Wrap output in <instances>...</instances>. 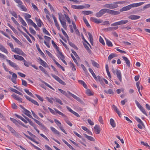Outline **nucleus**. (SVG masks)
<instances>
[{
	"mask_svg": "<svg viewBox=\"0 0 150 150\" xmlns=\"http://www.w3.org/2000/svg\"><path fill=\"white\" fill-rule=\"evenodd\" d=\"M105 13L114 15H119L120 13V12L119 11L103 8L100 10L99 12L97 13L96 14V16L98 18L100 17Z\"/></svg>",
	"mask_w": 150,
	"mask_h": 150,
	"instance_id": "obj_1",
	"label": "nucleus"
},
{
	"mask_svg": "<svg viewBox=\"0 0 150 150\" xmlns=\"http://www.w3.org/2000/svg\"><path fill=\"white\" fill-rule=\"evenodd\" d=\"M144 2H140L138 3H134L122 7L120 10V11L122 12L129 10L132 8L137 7L140 6L144 3Z\"/></svg>",
	"mask_w": 150,
	"mask_h": 150,
	"instance_id": "obj_2",
	"label": "nucleus"
},
{
	"mask_svg": "<svg viewBox=\"0 0 150 150\" xmlns=\"http://www.w3.org/2000/svg\"><path fill=\"white\" fill-rule=\"evenodd\" d=\"M55 112L56 113H58L60 115H61L63 117H64V120L65 122L69 126L71 127L72 126V124L70 122V121L68 120V118L63 113H62L61 112H60L59 110H58L56 108H54Z\"/></svg>",
	"mask_w": 150,
	"mask_h": 150,
	"instance_id": "obj_3",
	"label": "nucleus"
},
{
	"mask_svg": "<svg viewBox=\"0 0 150 150\" xmlns=\"http://www.w3.org/2000/svg\"><path fill=\"white\" fill-rule=\"evenodd\" d=\"M14 1L18 4L17 6L19 7L22 11L25 12L27 11V9L24 5H23V3L21 0H14Z\"/></svg>",
	"mask_w": 150,
	"mask_h": 150,
	"instance_id": "obj_4",
	"label": "nucleus"
},
{
	"mask_svg": "<svg viewBox=\"0 0 150 150\" xmlns=\"http://www.w3.org/2000/svg\"><path fill=\"white\" fill-rule=\"evenodd\" d=\"M128 21L126 20H121L117 22H115L112 24L111 25L112 26H115L122 25H124L128 23Z\"/></svg>",
	"mask_w": 150,
	"mask_h": 150,
	"instance_id": "obj_5",
	"label": "nucleus"
},
{
	"mask_svg": "<svg viewBox=\"0 0 150 150\" xmlns=\"http://www.w3.org/2000/svg\"><path fill=\"white\" fill-rule=\"evenodd\" d=\"M6 61L11 66L13 67L16 70H18L20 69L18 66L15 63H14L12 62L10 60L8 59H6Z\"/></svg>",
	"mask_w": 150,
	"mask_h": 150,
	"instance_id": "obj_6",
	"label": "nucleus"
},
{
	"mask_svg": "<svg viewBox=\"0 0 150 150\" xmlns=\"http://www.w3.org/2000/svg\"><path fill=\"white\" fill-rule=\"evenodd\" d=\"M12 52L16 53L17 54L21 55L23 57H25L26 55L20 49L16 48L14 49V50H12Z\"/></svg>",
	"mask_w": 150,
	"mask_h": 150,
	"instance_id": "obj_7",
	"label": "nucleus"
},
{
	"mask_svg": "<svg viewBox=\"0 0 150 150\" xmlns=\"http://www.w3.org/2000/svg\"><path fill=\"white\" fill-rule=\"evenodd\" d=\"M135 103L137 106V107L139 108L140 110L146 116H147V113L146 112L145 110L144 109L142 106L140 105V104L136 100H135Z\"/></svg>",
	"mask_w": 150,
	"mask_h": 150,
	"instance_id": "obj_8",
	"label": "nucleus"
},
{
	"mask_svg": "<svg viewBox=\"0 0 150 150\" xmlns=\"http://www.w3.org/2000/svg\"><path fill=\"white\" fill-rule=\"evenodd\" d=\"M51 75L60 84L63 85H66L65 83L56 75L52 74H51Z\"/></svg>",
	"mask_w": 150,
	"mask_h": 150,
	"instance_id": "obj_9",
	"label": "nucleus"
},
{
	"mask_svg": "<svg viewBox=\"0 0 150 150\" xmlns=\"http://www.w3.org/2000/svg\"><path fill=\"white\" fill-rule=\"evenodd\" d=\"M7 128L11 131V133L13 134L16 137H18L19 135L18 133L12 127L9 125H7Z\"/></svg>",
	"mask_w": 150,
	"mask_h": 150,
	"instance_id": "obj_10",
	"label": "nucleus"
},
{
	"mask_svg": "<svg viewBox=\"0 0 150 150\" xmlns=\"http://www.w3.org/2000/svg\"><path fill=\"white\" fill-rule=\"evenodd\" d=\"M90 20L92 22L97 24L103 22V20L97 18L95 17H91Z\"/></svg>",
	"mask_w": 150,
	"mask_h": 150,
	"instance_id": "obj_11",
	"label": "nucleus"
},
{
	"mask_svg": "<svg viewBox=\"0 0 150 150\" xmlns=\"http://www.w3.org/2000/svg\"><path fill=\"white\" fill-rule=\"evenodd\" d=\"M71 8H72L75 9H82L85 8V7L83 5H71Z\"/></svg>",
	"mask_w": 150,
	"mask_h": 150,
	"instance_id": "obj_12",
	"label": "nucleus"
},
{
	"mask_svg": "<svg viewBox=\"0 0 150 150\" xmlns=\"http://www.w3.org/2000/svg\"><path fill=\"white\" fill-rule=\"evenodd\" d=\"M116 74L117 77L120 82H122V74L120 71L118 69H116Z\"/></svg>",
	"mask_w": 150,
	"mask_h": 150,
	"instance_id": "obj_13",
	"label": "nucleus"
},
{
	"mask_svg": "<svg viewBox=\"0 0 150 150\" xmlns=\"http://www.w3.org/2000/svg\"><path fill=\"white\" fill-rule=\"evenodd\" d=\"M140 16L135 15H131L128 17L129 19L132 20H136L139 19Z\"/></svg>",
	"mask_w": 150,
	"mask_h": 150,
	"instance_id": "obj_14",
	"label": "nucleus"
},
{
	"mask_svg": "<svg viewBox=\"0 0 150 150\" xmlns=\"http://www.w3.org/2000/svg\"><path fill=\"white\" fill-rule=\"evenodd\" d=\"M67 93L69 94L72 97H73L77 101L79 102H80L81 101V99H80L79 98L77 97L75 95L72 93L70 92L69 91H68Z\"/></svg>",
	"mask_w": 150,
	"mask_h": 150,
	"instance_id": "obj_15",
	"label": "nucleus"
},
{
	"mask_svg": "<svg viewBox=\"0 0 150 150\" xmlns=\"http://www.w3.org/2000/svg\"><path fill=\"white\" fill-rule=\"evenodd\" d=\"M17 77L16 74L13 73L12 75L11 80L12 81L15 83H16V80L17 79Z\"/></svg>",
	"mask_w": 150,
	"mask_h": 150,
	"instance_id": "obj_16",
	"label": "nucleus"
},
{
	"mask_svg": "<svg viewBox=\"0 0 150 150\" xmlns=\"http://www.w3.org/2000/svg\"><path fill=\"white\" fill-rule=\"evenodd\" d=\"M38 59L39 60L40 64L44 67H48V65L46 63L42 60L40 57H39Z\"/></svg>",
	"mask_w": 150,
	"mask_h": 150,
	"instance_id": "obj_17",
	"label": "nucleus"
},
{
	"mask_svg": "<svg viewBox=\"0 0 150 150\" xmlns=\"http://www.w3.org/2000/svg\"><path fill=\"white\" fill-rule=\"evenodd\" d=\"M50 129L51 131L55 134H57L58 136H60V132L57 131L55 128L52 127H50Z\"/></svg>",
	"mask_w": 150,
	"mask_h": 150,
	"instance_id": "obj_18",
	"label": "nucleus"
},
{
	"mask_svg": "<svg viewBox=\"0 0 150 150\" xmlns=\"http://www.w3.org/2000/svg\"><path fill=\"white\" fill-rule=\"evenodd\" d=\"M94 129L96 131V133L99 134L100 132V129L99 125H96L94 127Z\"/></svg>",
	"mask_w": 150,
	"mask_h": 150,
	"instance_id": "obj_19",
	"label": "nucleus"
},
{
	"mask_svg": "<svg viewBox=\"0 0 150 150\" xmlns=\"http://www.w3.org/2000/svg\"><path fill=\"white\" fill-rule=\"evenodd\" d=\"M0 50L2 52L5 53L6 54L8 53V52L7 50L0 43Z\"/></svg>",
	"mask_w": 150,
	"mask_h": 150,
	"instance_id": "obj_20",
	"label": "nucleus"
},
{
	"mask_svg": "<svg viewBox=\"0 0 150 150\" xmlns=\"http://www.w3.org/2000/svg\"><path fill=\"white\" fill-rule=\"evenodd\" d=\"M13 57L15 59L17 60L23 61L24 60V58L21 56L14 54L13 55Z\"/></svg>",
	"mask_w": 150,
	"mask_h": 150,
	"instance_id": "obj_21",
	"label": "nucleus"
},
{
	"mask_svg": "<svg viewBox=\"0 0 150 150\" xmlns=\"http://www.w3.org/2000/svg\"><path fill=\"white\" fill-rule=\"evenodd\" d=\"M24 113L27 116L29 117L31 119H33L32 116L30 115L31 112L26 109H25L24 110Z\"/></svg>",
	"mask_w": 150,
	"mask_h": 150,
	"instance_id": "obj_22",
	"label": "nucleus"
},
{
	"mask_svg": "<svg viewBox=\"0 0 150 150\" xmlns=\"http://www.w3.org/2000/svg\"><path fill=\"white\" fill-rule=\"evenodd\" d=\"M52 18L54 19V21L55 24V26L57 27L58 29L59 30H60V28L59 26V25L57 21V20L56 18L53 15H52Z\"/></svg>",
	"mask_w": 150,
	"mask_h": 150,
	"instance_id": "obj_23",
	"label": "nucleus"
},
{
	"mask_svg": "<svg viewBox=\"0 0 150 150\" xmlns=\"http://www.w3.org/2000/svg\"><path fill=\"white\" fill-rule=\"evenodd\" d=\"M88 34L89 36L88 39L89 40V41L91 44L93 45V36L90 32H88Z\"/></svg>",
	"mask_w": 150,
	"mask_h": 150,
	"instance_id": "obj_24",
	"label": "nucleus"
},
{
	"mask_svg": "<svg viewBox=\"0 0 150 150\" xmlns=\"http://www.w3.org/2000/svg\"><path fill=\"white\" fill-rule=\"evenodd\" d=\"M83 135L88 140L93 142H94L95 141V139L93 137L88 136L85 134H83Z\"/></svg>",
	"mask_w": 150,
	"mask_h": 150,
	"instance_id": "obj_25",
	"label": "nucleus"
},
{
	"mask_svg": "<svg viewBox=\"0 0 150 150\" xmlns=\"http://www.w3.org/2000/svg\"><path fill=\"white\" fill-rule=\"evenodd\" d=\"M122 58H123V59L125 62L126 63L127 65L128 66L130 67V63L128 59L125 56H122Z\"/></svg>",
	"mask_w": 150,
	"mask_h": 150,
	"instance_id": "obj_26",
	"label": "nucleus"
},
{
	"mask_svg": "<svg viewBox=\"0 0 150 150\" xmlns=\"http://www.w3.org/2000/svg\"><path fill=\"white\" fill-rule=\"evenodd\" d=\"M58 15L59 16V18L60 21H63L64 20V14L63 15L61 13H58Z\"/></svg>",
	"mask_w": 150,
	"mask_h": 150,
	"instance_id": "obj_27",
	"label": "nucleus"
},
{
	"mask_svg": "<svg viewBox=\"0 0 150 150\" xmlns=\"http://www.w3.org/2000/svg\"><path fill=\"white\" fill-rule=\"evenodd\" d=\"M78 82L80 84L83 85L85 88L86 89L87 88V86L84 81L81 80H79Z\"/></svg>",
	"mask_w": 150,
	"mask_h": 150,
	"instance_id": "obj_28",
	"label": "nucleus"
},
{
	"mask_svg": "<svg viewBox=\"0 0 150 150\" xmlns=\"http://www.w3.org/2000/svg\"><path fill=\"white\" fill-rule=\"evenodd\" d=\"M89 71V72L91 73L92 75L94 78V79H95L96 80H97V77L96 76V75L95 74L94 72L93 71V70L91 68H89L88 69Z\"/></svg>",
	"mask_w": 150,
	"mask_h": 150,
	"instance_id": "obj_29",
	"label": "nucleus"
},
{
	"mask_svg": "<svg viewBox=\"0 0 150 150\" xmlns=\"http://www.w3.org/2000/svg\"><path fill=\"white\" fill-rule=\"evenodd\" d=\"M118 28V26L110 27L106 28L108 31L114 30L117 29Z\"/></svg>",
	"mask_w": 150,
	"mask_h": 150,
	"instance_id": "obj_30",
	"label": "nucleus"
},
{
	"mask_svg": "<svg viewBox=\"0 0 150 150\" xmlns=\"http://www.w3.org/2000/svg\"><path fill=\"white\" fill-rule=\"evenodd\" d=\"M112 108L115 110L117 114L120 117H121L122 115L120 112L119 111V110L114 105H113Z\"/></svg>",
	"mask_w": 150,
	"mask_h": 150,
	"instance_id": "obj_31",
	"label": "nucleus"
},
{
	"mask_svg": "<svg viewBox=\"0 0 150 150\" xmlns=\"http://www.w3.org/2000/svg\"><path fill=\"white\" fill-rule=\"evenodd\" d=\"M36 48H37L38 50V51H39V53H40L41 55L43 56H45V54H44V53L42 52L40 50V49L39 47V45L38 44H36Z\"/></svg>",
	"mask_w": 150,
	"mask_h": 150,
	"instance_id": "obj_32",
	"label": "nucleus"
},
{
	"mask_svg": "<svg viewBox=\"0 0 150 150\" xmlns=\"http://www.w3.org/2000/svg\"><path fill=\"white\" fill-rule=\"evenodd\" d=\"M83 45H84V46L85 47V49L87 50L88 52L90 54H92V52H91L90 49H89V47L88 46V45L85 43H83Z\"/></svg>",
	"mask_w": 150,
	"mask_h": 150,
	"instance_id": "obj_33",
	"label": "nucleus"
},
{
	"mask_svg": "<svg viewBox=\"0 0 150 150\" xmlns=\"http://www.w3.org/2000/svg\"><path fill=\"white\" fill-rule=\"evenodd\" d=\"M39 68L45 74L47 75H48L47 72L45 70V68L42 67L41 66H40L39 67Z\"/></svg>",
	"mask_w": 150,
	"mask_h": 150,
	"instance_id": "obj_34",
	"label": "nucleus"
},
{
	"mask_svg": "<svg viewBox=\"0 0 150 150\" xmlns=\"http://www.w3.org/2000/svg\"><path fill=\"white\" fill-rule=\"evenodd\" d=\"M57 51L58 53V57L60 58L61 60L63 59H64V56L62 54V52H60L59 50Z\"/></svg>",
	"mask_w": 150,
	"mask_h": 150,
	"instance_id": "obj_35",
	"label": "nucleus"
},
{
	"mask_svg": "<svg viewBox=\"0 0 150 150\" xmlns=\"http://www.w3.org/2000/svg\"><path fill=\"white\" fill-rule=\"evenodd\" d=\"M37 23L38 26L39 27H41L42 26V23L41 20L40 19H36L35 18Z\"/></svg>",
	"mask_w": 150,
	"mask_h": 150,
	"instance_id": "obj_36",
	"label": "nucleus"
},
{
	"mask_svg": "<svg viewBox=\"0 0 150 150\" xmlns=\"http://www.w3.org/2000/svg\"><path fill=\"white\" fill-rule=\"evenodd\" d=\"M58 90L62 94L65 95V96L67 97H68V94L66 91L64 90H62L61 89L59 88H58Z\"/></svg>",
	"mask_w": 150,
	"mask_h": 150,
	"instance_id": "obj_37",
	"label": "nucleus"
},
{
	"mask_svg": "<svg viewBox=\"0 0 150 150\" xmlns=\"http://www.w3.org/2000/svg\"><path fill=\"white\" fill-rule=\"evenodd\" d=\"M103 7L105 8H108L111 9H113L112 4H105L104 5Z\"/></svg>",
	"mask_w": 150,
	"mask_h": 150,
	"instance_id": "obj_38",
	"label": "nucleus"
},
{
	"mask_svg": "<svg viewBox=\"0 0 150 150\" xmlns=\"http://www.w3.org/2000/svg\"><path fill=\"white\" fill-rule=\"evenodd\" d=\"M19 19L20 22L24 26H26L27 25V24L24 20L23 19V18L21 17L20 16L19 17Z\"/></svg>",
	"mask_w": 150,
	"mask_h": 150,
	"instance_id": "obj_39",
	"label": "nucleus"
},
{
	"mask_svg": "<svg viewBox=\"0 0 150 150\" xmlns=\"http://www.w3.org/2000/svg\"><path fill=\"white\" fill-rule=\"evenodd\" d=\"M105 69L108 76H109V77L111 78V76L110 75V74L109 71L108 66V64H106L105 65Z\"/></svg>",
	"mask_w": 150,
	"mask_h": 150,
	"instance_id": "obj_40",
	"label": "nucleus"
},
{
	"mask_svg": "<svg viewBox=\"0 0 150 150\" xmlns=\"http://www.w3.org/2000/svg\"><path fill=\"white\" fill-rule=\"evenodd\" d=\"M82 13L84 15H87L93 13V12L90 11H84L82 12Z\"/></svg>",
	"mask_w": 150,
	"mask_h": 150,
	"instance_id": "obj_41",
	"label": "nucleus"
},
{
	"mask_svg": "<svg viewBox=\"0 0 150 150\" xmlns=\"http://www.w3.org/2000/svg\"><path fill=\"white\" fill-rule=\"evenodd\" d=\"M116 56V54L114 53L111 54L108 56V59L109 60H110L112 59L114 57Z\"/></svg>",
	"mask_w": 150,
	"mask_h": 150,
	"instance_id": "obj_42",
	"label": "nucleus"
},
{
	"mask_svg": "<svg viewBox=\"0 0 150 150\" xmlns=\"http://www.w3.org/2000/svg\"><path fill=\"white\" fill-rule=\"evenodd\" d=\"M83 20L85 24H86V26L90 28L91 26H90V24H89V23H88L87 20L86 19V18L84 17H83Z\"/></svg>",
	"mask_w": 150,
	"mask_h": 150,
	"instance_id": "obj_43",
	"label": "nucleus"
},
{
	"mask_svg": "<svg viewBox=\"0 0 150 150\" xmlns=\"http://www.w3.org/2000/svg\"><path fill=\"white\" fill-rule=\"evenodd\" d=\"M110 122L111 125L113 127H115L116 126L115 123L113 119L112 118L110 119Z\"/></svg>",
	"mask_w": 150,
	"mask_h": 150,
	"instance_id": "obj_44",
	"label": "nucleus"
},
{
	"mask_svg": "<svg viewBox=\"0 0 150 150\" xmlns=\"http://www.w3.org/2000/svg\"><path fill=\"white\" fill-rule=\"evenodd\" d=\"M104 92L107 94H113L114 93L113 90L111 89H109L108 91L105 90Z\"/></svg>",
	"mask_w": 150,
	"mask_h": 150,
	"instance_id": "obj_45",
	"label": "nucleus"
},
{
	"mask_svg": "<svg viewBox=\"0 0 150 150\" xmlns=\"http://www.w3.org/2000/svg\"><path fill=\"white\" fill-rule=\"evenodd\" d=\"M91 63L93 65L97 68H98L99 67V64H98L97 62H96L95 61L93 60H91Z\"/></svg>",
	"mask_w": 150,
	"mask_h": 150,
	"instance_id": "obj_46",
	"label": "nucleus"
},
{
	"mask_svg": "<svg viewBox=\"0 0 150 150\" xmlns=\"http://www.w3.org/2000/svg\"><path fill=\"white\" fill-rule=\"evenodd\" d=\"M68 42L69 45L71 46L72 47L76 49H78V47L74 44L72 43V42H70L69 40H68Z\"/></svg>",
	"mask_w": 150,
	"mask_h": 150,
	"instance_id": "obj_47",
	"label": "nucleus"
},
{
	"mask_svg": "<svg viewBox=\"0 0 150 150\" xmlns=\"http://www.w3.org/2000/svg\"><path fill=\"white\" fill-rule=\"evenodd\" d=\"M135 119L138 122H139V124H140L143 126H144V125L143 122L139 118L136 117H135Z\"/></svg>",
	"mask_w": 150,
	"mask_h": 150,
	"instance_id": "obj_48",
	"label": "nucleus"
},
{
	"mask_svg": "<svg viewBox=\"0 0 150 150\" xmlns=\"http://www.w3.org/2000/svg\"><path fill=\"white\" fill-rule=\"evenodd\" d=\"M60 22L62 27L64 29H66L67 28V24L65 22L63 21H60Z\"/></svg>",
	"mask_w": 150,
	"mask_h": 150,
	"instance_id": "obj_49",
	"label": "nucleus"
},
{
	"mask_svg": "<svg viewBox=\"0 0 150 150\" xmlns=\"http://www.w3.org/2000/svg\"><path fill=\"white\" fill-rule=\"evenodd\" d=\"M11 90L13 92L19 95H20L22 96L23 95V94L21 93L20 92H19V91L15 89L12 88Z\"/></svg>",
	"mask_w": 150,
	"mask_h": 150,
	"instance_id": "obj_50",
	"label": "nucleus"
},
{
	"mask_svg": "<svg viewBox=\"0 0 150 150\" xmlns=\"http://www.w3.org/2000/svg\"><path fill=\"white\" fill-rule=\"evenodd\" d=\"M11 36L17 43L19 44H21V42H20L17 38H16V37H15L12 35H11Z\"/></svg>",
	"mask_w": 150,
	"mask_h": 150,
	"instance_id": "obj_51",
	"label": "nucleus"
},
{
	"mask_svg": "<svg viewBox=\"0 0 150 150\" xmlns=\"http://www.w3.org/2000/svg\"><path fill=\"white\" fill-rule=\"evenodd\" d=\"M69 64L70 65V66L71 68H72V70L73 71H75L76 70V69L74 65V64L72 63L71 62H70L69 63Z\"/></svg>",
	"mask_w": 150,
	"mask_h": 150,
	"instance_id": "obj_52",
	"label": "nucleus"
},
{
	"mask_svg": "<svg viewBox=\"0 0 150 150\" xmlns=\"http://www.w3.org/2000/svg\"><path fill=\"white\" fill-rule=\"evenodd\" d=\"M10 119L11 121H12L16 125H18V123L19 121H17L15 119L12 118H10Z\"/></svg>",
	"mask_w": 150,
	"mask_h": 150,
	"instance_id": "obj_53",
	"label": "nucleus"
},
{
	"mask_svg": "<svg viewBox=\"0 0 150 150\" xmlns=\"http://www.w3.org/2000/svg\"><path fill=\"white\" fill-rule=\"evenodd\" d=\"M24 91H25L30 96L32 97H34V96L32 94V93L29 91V90L27 89H24Z\"/></svg>",
	"mask_w": 150,
	"mask_h": 150,
	"instance_id": "obj_54",
	"label": "nucleus"
},
{
	"mask_svg": "<svg viewBox=\"0 0 150 150\" xmlns=\"http://www.w3.org/2000/svg\"><path fill=\"white\" fill-rule=\"evenodd\" d=\"M46 99L50 103L52 104L53 103V101L52 100L54 101V98H50L48 97H47L46 98Z\"/></svg>",
	"mask_w": 150,
	"mask_h": 150,
	"instance_id": "obj_55",
	"label": "nucleus"
},
{
	"mask_svg": "<svg viewBox=\"0 0 150 150\" xmlns=\"http://www.w3.org/2000/svg\"><path fill=\"white\" fill-rule=\"evenodd\" d=\"M30 33L33 35H35L36 34V31L31 27H30L29 29Z\"/></svg>",
	"mask_w": 150,
	"mask_h": 150,
	"instance_id": "obj_56",
	"label": "nucleus"
},
{
	"mask_svg": "<svg viewBox=\"0 0 150 150\" xmlns=\"http://www.w3.org/2000/svg\"><path fill=\"white\" fill-rule=\"evenodd\" d=\"M106 44L108 47H112V44L111 42L109 40L106 39Z\"/></svg>",
	"mask_w": 150,
	"mask_h": 150,
	"instance_id": "obj_57",
	"label": "nucleus"
},
{
	"mask_svg": "<svg viewBox=\"0 0 150 150\" xmlns=\"http://www.w3.org/2000/svg\"><path fill=\"white\" fill-rule=\"evenodd\" d=\"M11 19L12 20L13 22L14 23V24L16 25L17 26H19L20 25L18 22L13 17H12L11 18Z\"/></svg>",
	"mask_w": 150,
	"mask_h": 150,
	"instance_id": "obj_58",
	"label": "nucleus"
},
{
	"mask_svg": "<svg viewBox=\"0 0 150 150\" xmlns=\"http://www.w3.org/2000/svg\"><path fill=\"white\" fill-rule=\"evenodd\" d=\"M55 101L57 102L58 103L61 105H63V103L62 102L61 100L57 98H54V101Z\"/></svg>",
	"mask_w": 150,
	"mask_h": 150,
	"instance_id": "obj_59",
	"label": "nucleus"
},
{
	"mask_svg": "<svg viewBox=\"0 0 150 150\" xmlns=\"http://www.w3.org/2000/svg\"><path fill=\"white\" fill-rule=\"evenodd\" d=\"M52 43L54 47L57 50V51L59 49V47L57 46L53 40L52 41Z\"/></svg>",
	"mask_w": 150,
	"mask_h": 150,
	"instance_id": "obj_60",
	"label": "nucleus"
},
{
	"mask_svg": "<svg viewBox=\"0 0 150 150\" xmlns=\"http://www.w3.org/2000/svg\"><path fill=\"white\" fill-rule=\"evenodd\" d=\"M141 144H143L144 146H146L149 149H150V146L148 145V144L146 142H141Z\"/></svg>",
	"mask_w": 150,
	"mask_h": 150,
	"instance_id": "obj_61",
	"label": "nucleus"
},
{
	"mask_svg": "<svg viewBox=\"0 0 150 150\" xmlns=\"http://www.w3.org/2000/svg\"><path fill=\"white\" fill-rule=\"evenodd\" d=\"M23 62H24V64L27 67H28L30 66V63L29 62H27L24 59V60H23Z\"/></svg>",
	"mask_w": 150,
	"mask_h": 150,
	"instance_id": "obj_62",
	"label": "nucleus"
},
{
	"mask_svg": "<svg viewBox=\"0 0 150 150\" xmlns=\"http://www.w3.org/2000/svg\"><path fill=\"white\" fill-rule=\"evenodd\" d=\"M86 93L89 96H91L93 95L92 92L89 89H87L86 90Z\"/></svg>",
	"mask_w": 150,
	"mask_h": 150,
	"instance_id": "obj_63",
	"label": "nucleus"
},
{
	"mask_svg": "<svg viewBox=\"0 0 150 150\" xmlns=\"http://www.w3.org/2000/svg\"><path fill=\"white\" fill-rule=\"evenodd\" d=\"M29 143L30 144H31L32 146H33L34 148L38 150H42V149H40V148H39L38 147L36 146H35V145H34V144H32L31 142H29Z\"/></svg>",
	"mask_w": 150,
	"mask_h": 150,
	"instance_id": "obj_64",
	"label": "nucleus"
}]
</instances>
